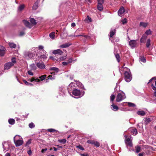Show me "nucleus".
<instances>
[{
    "instance_id": "f257e3e1",
    "label": "nucleus",
    "mask_w": 156,
    "mask_h": 156,
    "mask_svg": "<svg viewBox=\"0 0 156 156\" xmlns=\"http://www.w3.org/2000/svg\"><path fill=\"white\" fill-rule=\"evenodd\" d=\"M84 93V92L82 91L81 92L80 90L75 89L71 92L72 96L73 97L78 98L82 97Z\"/></svg>"
},
{
    "instance_id": "f03ea898",
    "label": "nucleus",
    "mask_w": 156,
    "mask_h": 156,
    "mask_svg": "<svg viewBox=\"0 0 156 156\" xmlns=\"http://www.w3.org/2000/svg\"><path fill=\"white\" fill-rule=\"evenodd\" d=\"M13 140L16 147L21 146L23 143L22 138L19 135H16L14 137Z\"/></svg>"
},
{
    "instance_id": "7ed1b4c3",
    "label": "nucleus",
    "mask_w": 156,
    "mask_h": 156,
    "mask_svg": "<svg viewBox=\"0 0 156 156\" xmlns=\"http://www.w3.org/2000/svg\"><path fill=\"white\" fill-rule=\"evenodd\" d=\"M126 70L124 73L125 80L126 82H129L131 80L132 76L130 69L127 68H126Z\"/></svg>"
},
{
    "instance_id": "20e7f679",
    "label": "nucleus",
    "mask_w": 156,
    "mask_h": 156,
    "mask_svg": "<svg viewBox=\"0 0 156 156\" xmlns=\"http://www.w3.org/2000/svg\"><path fill=\"white\" fill-rule=\"evenodd\" d=\"M126 98L125 94L123 92L121 93H119L117 96L116 101L117 102L121 101Z\"/></svg>"
},
{
    "instance_id": "39448f33",
    "label": "nucleus",
    "mask_w": 156,
    "mask_h": 156,
    "mask_svg": "<svg viewBox=\"0 0 156 156\" xmlns=\"http://www.w3.org/2000/svg\"><path fill=\"white\" fill-rule=\"evenodd\" d=\"M75 84V83L72 82L68 86V92L70 95H72L71 92L73 91V90L76 88Z\"/></svg>"
},
{
    "instance_id": "423d86ee",
    "label": "nucleus",
    "mask_w": 156,
    "mask_h": 156,
    "mask_svg": "<svg viewBox=\"0 0 156 156\" xmlns=\"http://www.w3.org/2000/svg\"><path fill=\"white\" fill-rule=\"evenodd\" d=\"M34 54L30 51H26L24 52V57L27 59H29L34 57Z\"/></svg>"
},
{
    "instance_id": "0eeeda50",
    "label": "nucleus",
    "mask_w": 156,
    "mask_h": 156,
    "mask_svg": "<svg viewBox=\"0 0 156 156\" xmlns=\"http://www.w3.org/2000/svg\"><path fill=\"white\" fill-rule=\"evenodd\" d=\"M2 144L3 151L5 152L8 150L10 147L11 144L10 142L5 141L3 142Z\"/></svg>"
},
{
    "instance_id": "6e6552de",
    "label": "nucleus",
    "mask_w": 156,
    "mask_h": 156,
    "mask_svg": "<svg viewBox=\"0 0 156 156\" xmlns=\"http://www.w3.org/2000/svg\"><path fill=\"white\" fill-rule=\"evenodd\" d=\"M37 67L40 69H44L45 68V65L43 62H35Z\"/></svg>"
},
{
    "instance_id": "1a4fd4ad",
    "label": "nucleus",
    "mask_w": 156,
    "mask_h": 156,
    "mask_svg": "<svg viewBox=\"0 0 156 156\" xmlns=\"http://www.w3.org/2000/svg\"><path fill=\"white\" fill-rule=\"evenodd\" d=\"M136 41L135 40H131L129 42V44L132 48H135L136 46Z\"/></svg>"
},
{
    "instance_id": "9d476101",
    "label": "nucleus",
    "mask_w": 156,
    "mask_h": 156,
    "mask_svg": "<svg viewBox=\"0 0 156 156\" xmlns=\"http://www.w3.org/2000/svg\"><path fill=\"white\" fill-rule=\"evenodd\" d=\"M13 66V64L11 63V62H7L4 65V69L5 70H8Z\"/></svg>"
},
{
    "instance_id": "9b49d317",
    "label": "nucleus",
    "mask_w": 156,
    "mask_h": 156,
    "mask_svg": "<svg viewBox=\"0 0 156 156\" xmlns=\"http://www.w3.org/2000/svg\"><path fill=\"white\" fill-rule=\"evenodd\" d=\"M6 49L4 47L0 45V56H3L5 54Z\"/></svg>"
},
{
    "instance_id": "f8f14e48",
    "label": "nucleus",
    "mask_w": 156,
    "mask_h": 156,
    "mask_svg": "<svg viewBox=\"0 0 156 156\" xmlns=\"http://www.w3.org/2000/svg\"><path fill=\"white\" fill-rule=\"evenodd\" d=\"M74 81L76 82L75 84L78 87L82 89L85 90L84 87L81 83L78 81H77L75 80H74Z\"/></svg>"
},
{
    "instance_id": "ddd939ff",
    "label": "nucleus",
    "mask_w": 156,
    "mask_h": 156,
    "mask_svg": "<svg viewBox=\"0 0 156 156\" xmlns=\"http://www.w3.org/2000/svg\"><path fill=\"white\" fill-rule=\"evenodd\" d=\"M53 53L55 55L58 54L61 55L62 54L63 52L60 49H58L54 50L53 51Z\"/></svg>"
},
{
    "instance_id": "4468645a",
    "label": "nucleus",
    "mask_w": 156,
    "mask_h": 156,
    "mask_svg": "<svg viewBox=\"0 0 156 156\" xmlns=\"http://www.w3.org/2000/svg\"><path fill=\"white\" fill-rule=\"evenodd\" d=\"M23 22L25 26L30 28H31L32 26V24H30L29 22L26 20H23Z\"/></svg>"
},
{
    "instance_id": "2eb2a0df",
    "label": "nucleus",
    "mask_w": 156,
    "mask_h": 156,
    "mask_svg": "<svg viewBox=\"0 0 156 156\" xmlns=\"http://www.w3.org/2000/svg\"><path fill=\"white\" fill-rule=\"evenodd\" d=\"M59 91L60 92V94L63 95H65L66 92V90L64 87H60L59 88Z\"/></svg>"
},
{
    "instance_id": "dca6fc26",
    "label": "nucleus",
    "mask_w": 156,
    "mask_h": 156,
    "mask_svg": "<svg viewBox=\"0 0 156 156\" xmlns=\"http://www.w3.org/2000/svg\"><path fill=\"white\" fill-rule=\"evenodd\" d=\"M71 44V43L68 42L61 45L59 47L61 48H66L69 47Z\"/></svg>"
},
{
    "instance_id": "f3484780",
    "label": "nucleus",
    "mask_w": 156,
    "mask_h": 156,
    "mask_svg": "<svg viewBox=\"0 0 156 156\" xmlns=\"http://www.w3.org/2000/svg\"><path fill=\"white\" fill-rule=\"evenodd\" d=\"M125 12V9L124 7H122L118 12V14L119 16L123 14Z\"/></svg>"
},
{
    "instance_id": "a211bd4d",
    "label": "nucleus",
    "mask_w": 156,
    "mask_h": 156,
    "mask_svg": "<svg viewBox=\"0 0 156 156\" xmlns=\"http://www.w3.org/2000/svg\"><path fill=\"white\" fill-rule=\"evenodd\" d=\"M28 81H30V82H40V80L37 78L36 77H32L31 79H29Z\"/></svg>"
},
{
    "instance_id": "6ab92c4d",
    "label": "nucleus",
    "mask_w": 156,
    "mask_h": 156,
    "mask_svg": "<svg viewBox=\"0 0 156 156\" xmlns=\"http://www.w3.org/2000/svg\"><path fill=\"white\" fill-rule=\"evenodd\" d=\"M69 37H71V36H74V37H79V36H82V37H84L85 38V39H89L90 38V37L89 36H87V35H84V34H82V35H76L75 36H73V35H69Z\"/></svg>"
},
{
    "instance_id": "aec40b11",
    "label": "nucleus",
    "mask_w": 156,
    "mask_h": 156,
    "mask_svg": "<svg viewBox=\"0 0 156 156\" xmlns=\"http://www.w3.org/2000/svg\"><path fill=\"white\" fill-rule=\"evenodd\" d=\"M112 105H111L112 108V109L114 111H117L119 109L118 107L115 105L113 102H112Z\"/></svg>"
},
{
    "instance_id": "412c9836",
    "label": "nucleus",
    "mask_w": 156,
    "mask_h": 156,
    "mask_svg": "<svg viewBox=\"0 0 156 156\" xmlns=\"http://www.w3.org/2000/svg\"><path fill=\"white\" fill-rule=\"evenodd\" d=\"M39 2L38 1H36L33 6V9L34 10H36L38 7Z\"/></svg>"
},
{
    "instance_id": "4be33fe9",
    "label": "nucleus",
    "mask_w": 156,
    "mask_h": 156,
    "mask_svg": "<svg viewBox=\"0 0 156 156\" xmlns=\"http://www.w3.org/2000/svg\"><path fill=\"white\" fill-rule=\"evenodd\" d=\"M49 70L50 71L53 70L56 73H58L59 71V69L58 68L55 67H50L49 69Z\"/></svg>"
},
{
    "instance_id": "5701e85b",
    "label": "nucleus",
    "mask_w": 156,
    "mask_h": 156,
    "mask_svg": "<svg viewBox=\"0 0 156 156\" xmlns=\"http://www.w3.org/2000/svg\"><path fill=\"white\" fill-rule=\"evenodd\" d=\"M147 24L148 23H147L141 22L140 23L139 26L145 28L147 27Z\"/></svg>"
},
{
    "instance_id": "b1692460",
    "label": "nucleus",
    "mask_w": 156,
    "mask_h": 156,
    "mask_svg": "<svg viewBox=\"0 0 156 156\" xmlns=\"http://www.w3.org/2000/svg\"><path fill=\"white\" fill-rule=\"evenodd\" d=\"M147 37V36H146L145 34H144L140 40V42L141 43H144V41L146 39Z\"/></svg>"
},
{
    "instance_id": "393cba45",
    "label": "nucleus",
    "mask_w": 156,
    "mask_h": 156,
    "mask_svg": "<svg viewBox=\"0 0 156 156\" xmlns=\"http://www.w3.org/2000/svg\"><path fill=\"white\" fill-rule=\"evenodd\" d=\"M48 79H46V82H48V80L51 79V80H53L55 79V76H52V75H49L48 77Z\"/></svg>"
},
{
    "instance_id": "a878e982",
    "label": "nucleus",
    "mask_w": 156,
    "mask_h": 156,
    "mask_svg": "<svg viewBox=\"0 0 156 156\" xmlns=\"http://www.w3.org/2000/svg\"><path fill=\"white\" fill-rule=\"evenodd\" d=\"M25 5L24 4H22L20 5L18 8V11H21L25 7Z\"/></svg>"
},
{
    "instance_id": "bb28decb",
    "label": "nucleus",
    "mask_w": 156,
    "mask_h": 156,
    "mask_svg": "<svg viewBox=\"0 0 156 156\" xmlns=\"http://www.w3.org/2000/svg\"><path fill=\"white\" fill-rule=\"evenodd\" d=\"M47 54L45 53L43 55H40L39 57L41 59H43L44 60L46 59L47 58Z\"/></svg>"
},
{
    "instance_id": "cd10ccee",
    "label": "nucleus",
    "mask_w": 156,
    "mask_h": 156,
    "mask_svg": "<svg viewBox=\"0 0 156 156\" xmlns=\"http://www.w3.org/2000/svg\"><path fill=\"white\" fill-rule=\"evenodd\" d=\"M97 8L99 11H102L103 9L102 4H98L97 5Z\"/></svg>"
},
{
    "instance_id": "c85d7f7f",
    "label": "nucleus",
    "mask_w": 156,
    "mask_h": 156,
    "mask_svg": "<svg viewBox=\"0 0 156 156\" xmlns=\"http://www.w3.org/2000/svg\"><path fill=\"white\" fill-rule=\"evenodd\" d=\"M9 44L11 48H15L16 47V45L13 43L9 42Z\"/></svg>"
},
{
    "instance_id": "c756f323",
    "label": "nucleus",
    "mask_w": 156,
    "mask_h": 156,
    "mask_svg": "<svg viewBox=\"0 0 156 156\" xmlns=\"http://www.w3.org/2000/svg\"><path fill=\"white\" fill-rule=\"evenodd\" d=\"M115 32V30L114 29L113 30H111L110 32V37H112L114 35Z\"/></svg>"
},
{
    "instance_id": "7c9ffc66",
    "label": "nucleus",
    "mask_w": 156,
    "mask_h": 156,
    "mask_svg": "<svg viewBox=\"0 0 156 156\" xmlns=\"http://www.w3.org/2000/svg\"><path fill=\"white\" fill-rule=\"evenodd\" d=\"M137 114L139 115L144 116L145 114V112L143 111H139L137 112Z\"/></svg>"
},
{
    "instance_id": "2f4dec72",
    "label": "nucleus",
    "mask_w": 156,
    "mask_h": 156,
    "mask_svg": "<svg viewBox=\"0 0 156 156\" xmlns=\"http://www.w3.org/2000/svg\"><path fill=\"white\" fill-rule=\"evenodd\" d=\"M30 67L31 68V69L32 70H34L36 69H37V67L35 65V64L34 63L30 65Z\"/></svg>"
},
{
    "instance_id": "473e14b6",
    "label": "nucleus",
    "mask_w": 156,
    "mask_h": 156,
    "mask_svg": "<svg viewBox=\"0 0 156 156\" xmlns=\"http://www.w3.org/2000/svg\"><path fill=\"white\" fill-rule=\"evenodd\" d=\"M9 123L11 125H13L15 122V120L14 119H10L8 120Z\"/></svg>"
},
{
    "instance_id": "72a5a7b5",
    "label": "nucleus",
    "mask_w": 156,
    "mask_h": 156,
    "mask_svg": "<svg viewBox=\"0 0 156 156\" xmlns=\"http://www.w3.org/2000/svg\"><path fill=\"white\" fill-rule=\"evenodd\" d=\"M49 37L52 39H54L55 38V33L52 32L49 34Z\"/></svg>"
},
{
    "instance_id": "f704fd0d",
    "label": "nucleus",
    "mask_w": 156,
    "mask_h": 156,
    "mask_svg": "<svg viewBox=\"0 0 156 156\" xmlns=\"http://www.w3.org/2000/svg\"><path fill=\"white\" fill-rule=\"evenodd\" d=\"M144 121L145 124L147 125L151 121V120L150 118H146L144 120Z\"/></svg>"
},
{
    "instance_id": "c9c22d12",
    "label": "nucleus",
    "mask_w": 156,
    "mask_h": 156,
    "mask_svg": "<svg viewBox=\"0 0 156 156\" xmlns=\"http://www.w3.org/2000/svg\"><path fill=\"white\" fill-rule=\"evenodd\" d=\"M30 22L31 23V24L33 25H35L36 24V23L35 20L33 18H31L30 19Z\"/></svg>"
},
{
    "instance_id": "e433bc0d",
    "label": "nucleus",
    "mask_w": 156,
    "mask_h": 156,
    "mask_svg": "<svg viewBox=\"0 0 156 156\" xmlns=\"http://www.w3.org/2000/svg\"><path fill=\"white\" fill-rule=\"evenodd\" d=\"M150 42H151L150 39H148L147 40V41L146 42V46L147 48H148L150 47V46L151 45Z\"/></svg>"
},
{
    "instance_id": "4c0bfd02",
    "label": "nucleus",
    "mask_w": 156,
    "mask_h": 156,
    "mask_svg": "<svg viewBox=\"0 0 156 156\" xmlns=\"http://www.w3.org/2000/svg\"><path fill=\"white\" fill-rule=\"evenodd\" d=\"M47 77L46 75H44L39 77L41 81H43Z\"/></svg>"
},
{
    "instance_id": "58836bf2",
    "label": "nucleus",
    "mask_w": 156,
    "mask_h": 156,
    "mask_svg": "<svg viewBox=\"0 0 156 156\" xmlns=\"http://www.w3.org/2000/svg\"><path fill=\"white\" fill-rule=\"evenodd\" d=\"M11 63H12L13 64V66L16 63V58L15 57H13L11 59Z\"/></svg>"
},
{
    "instance_id": "ea45409f",
    "label": "nucleus",
    "mask_w": 156,
    "mask_h": 156,
    "mask_svg": "<svg viewBox=\"0 0 156 156\" xmlns=\"http://www.w3.org/2000/svg\"><path fill=\"white\" fill-rule=\"evenodd\" d=\"M131 132L133 135H135L137 133L136 129L135 128L132 129L131 130Z\"/></svg>"
},
{
    "instance_id": "a19ab883",
    "label": "nucleus",
    "mask_w": 156,
    "mask_h": 156,
    "mask_svg": "<svg viewBox=\"0 0 156 156\" xmlns=\"http://www.w3.org/2000/svg\"><path fill=\"white\" fill-rule=\"evenodd\" d=\"M66 139H63L58 140V142L63 144H65L66 143Z\"/></svg>"
},
{
    "instance_id": "79ce46f5",
    "label": "nucleus",
    "mask_w": 156,
    "mask_h": 156,
    "mask_svg": "<svg viewBox=\"0 0 156 156\" xmlns=\"http://www.w3.org/2000/svg\"><path fill=\"white\" fill-rule=\"evenodd\" d=\"M47 131L48 132H58V131L57 130H55V129H47Z\"/></svg>"
},
{
    "instance_id": "37998d69",
    "label": "nucleus",
    "mask_w": 156,
    "mask_h": 156,
    "mask_svg": "<svg viewBox=\"0 0 156 156\" xmlns=\"http://www.w3.org/2000/svg\"><path fill=\"white\" fill-rule=\"evenodd\" d=\"M29 127L31 129L35 127V126L33 122H31L29 124Z\"/></svg>"
},
{
    "instance_id": "c03bdc74",
    "label": "nucleus",
    "mask_w": 156,
    "mask_h": 156,
    "mask_svg": "<svg viewBox=\"0 0 156 156\" xmlns=\"http://www.w3.org/2000/svg\"><path fill=\"white\" fill-rule=\"evenodd\" d=\"M139 61H140L145 63L146 62V60L144 57H141L139 58Z\"/></svg>"
},
{
    "instance_id": "a18cd8bd",
    "label": "nucleus",
    "mask_w": 156,
    "mask_h": 156,
    "mask_svg": "<svg viewBox=\"0 0 156 156\" xmlns=\"http://www.w3.org/2000/svg\"><path fill=\"white\" fill-rule=\"evenodd\" d=\"M145 34L147 35H150L151 34V31L150 29H149L146 31Z\"/></svg>"
},
{
    "instance_id": "49530a36",
    "label": "nucleus",
    "mask_w": 156,
    "mask_h": 156,
    "mask_svg": "<svg viewBox=\"0 0 156 156\" xmlns=\"http://www.w3.org/2000/svg\"><path fill=\"white\" fill-rule=\"evenodd\" d=\"M23 82L25 83V84H26L27 85L33 86V85L32 83L28 82L27 81H26L25 80H23Z\"/></svg>"
},
{
    "instance_id": "de8ad7c7",
    "label": "nucleus",
    "mask_w": 156,
    "mask_h": 156,
    "mask_svg": "<svg viewBox=\"0 0 156 156\" xmlns=\"http://www.w3.org/2000/svg\"><path fill=\"white\" fill-rule=\"evenodd\" d=\"M76 147L81 150L83 151L84 150V148L81 145L76 146Z\"/></svg>"
},
{
    "instance_id": "09e8293b",
    "label": "nucleus",
    "mask_w": 156,
    "mask_h": 156,
    "mask_svg": "<svg viewBox=\"0 0 156 156\" xmlns=\"http://www.w3.org/2000/svg\"><path fill=\"white\" fill-rule=\"evenodd\" d=\"M65 58L64 57L60 56V57L58 58H57V60L58 61H62L64 60Z\"/></svg>"
},
{
    "instance_id": "8fccbe9b",
    "label": "nucleus",
    "mask_w": 156,
    "mask_h": 156,
    "mask_svg": "<svg viewBox=\"0 0 156 156\" xmlns=\"http://www.w3.org/2000/svg\"><path fill=\"white\" fill-rule=\"evenodd\" d=\"M129 106L134 107L136 106V105L135 104L131 103V102H127Z\"/></svg>"
},
{
    "instance_id": "3c124183",
    "label": "nucleus",
    "mask_w": 156,
    "mask_h": 156,
    "mask_svg": "<svg viewBox=\"0 0 156 156\" xmlns=\"http://www.w3.org/2000/svg\"><path fill=\"white\" fill-rule=\"evenodd\" d=\"M135 148L136 149V153H138L140 151V147L139 146H137Z\"/></svg>"
},
{
    "instance_id": "603ef678",
    "label": "nucleus",
    "mask_w": 156,
    "mask_h": 156,
    "mask_svg": "<svg viewBox=\"0 0 156 156\" xmlns=\"http://www.w3.org/2000/svg\"><path fill=\"white\" fill-rule=\"evenodd\" d=\"M115 98V96L114 95L112 94L110 97V99L111 101L113 102V101L114 100Z\"/></svg>"
},
{
    "instance_id": "864d4df0",
    "label": "nucleus",
    "mask_w": 156,
    "mask_h": 156,
    "mask_svg": "<svg viewBox=\"0 0 156 156\" xmlns=\"http://www.w3.org/2000/svg\"><path fill=\"white\" fill-rule=\"evenodd\" d=\"M94 144L97 147H98L100 146L99 143L97 141H95Z\"/></svg>"
},
{
    "instance_id": "5fc2aeb1",
    "label": "nucleus",
    "mask_w": 156,
    "mask_h": 156,
    "mask_svg": "<svg viewBox=\"0 0 156 156\" xmlns=\"http://www.w3.org/2000/svg\"><path fill=\"white\" fill-rule=\"evenodd\" d=\"M122 24H126L127 22V19L126 18H125L123 19H122Z\"/></svg>"
},
{
    "instance_id": "6e6d98bb",
    "label": "nucleus",
    "mask_w": 156,
    "mask_h": 156,
    "mask_svg": "<svg viewBox=\"0 0 156 156\" xmlns=\"http://www.w3.org/2000/svg\"><path fill=\"white\" fill-rule=\"evenodd\" d=\"M94 141H95L94 140H88L87 141V142L89 144H94Z\"/></svg>"
},
{
    "instance_id": "4d7b16f0",
    "label": "nucleus",
    "mask_w": 156,
    "mask_h": 156,
    "mask_svg": "<svg viewBox=\"0 0 156 156\" xmlns=\"http://www.w3.org/2000/svg\"><path fill=\"white\" fill-rule=\"evenodd\" d=\"M115 57L117 60V61L119 62L120 61L119 60V56L118 54L115 55Z\"/></svg>"
},
{
    "instance_id": "13d9d810",
    "label": "nucleus",
    "mask_w": 156,
    "mask_h": 156,
    "mask_svg": "<svg viewBox=\"0 0 156 156\" xmlns=\"http://www.w3.org/2000/svg\"><path fill=\"white\" fill-rule=\"evenodd\" d=\"M155 85L156 87H155L153 84H152L151 87L154 90H156V81L155 82Z\"/></svg>"
},
{
    "instance_id": "bf43d9fd",
    "label": "nucleus",
    "mask_w": 156,
    "mask_h": 156,
    "mask_svg": "<svg viewBox=\"0 0 156 156\" xmlns=\"http://www.w3.org/2000/svg\"><path fill=\"white\" fill-rule=\"evenodd\" d=\"M25 33L24 31H22L20 32L19 36H22L24 35Z\"/></svg>"
},
{
    "instance_id": "052dcab7",
    "label": "nucleus",
    "mask_w": 156,
    "mask_h": 156,
    "mask_svg": "<svg viewBox=\"0 0 156 156\" xmlns=\"http://www.w3.org/2000/svg\"><path fill=\"white\" fill-rule=\"evenodd\" d=\"M126 144L128 145L130 147H132V144L131 141L128 142H127V143H126Z\"/></svg>"
},
{
    "instance_id": "680f3d73",
    "label": "nucleus",
    "mask_w": 156,
    "mask_h": 156,
    "mask_svg": "<svg viewBox=\"0 0 156 156\" xmlns=\"http://www.w3.org/2000/svg\"><path fill=\"white\" fill-rule=\"evenodd\" d=\"M98 4H103L104 2V0H98Z\"/></svg>"
},
{
    "instance_id": "e2e57ef3",
    "label": "nucleus",
    "mask_w": 156,
    "mask_h": 156,
    "mask_svg": "<svg viewBox=\"0 0 156 156\" xmlns=\"http://www.w3.org/2000/svg\"><path fill=\"white\" fill-rule=\"evenodd\" d=\"M27 73L28 74L31 76H33L34 74L31 70H29L28 71Z\"/></svg>"
},
{
    "instance_id": "0e129e2a",
    "label": "nucleus",
    "mask_w": 156,
    "mask_h": 156,
    "mask_svg": "<svg viewBox=\"0 0 156 156\" xmlns=\"http://www.w3.org/2000/svg\"><path fill=\"white\" fill-rule=\"evenodd\" d=\"M155 79V80H156V77H153V78H151L149 81V82H148L147 83V84H148L149 83H150L151 82L152 80L154 79Z\"/></svg>"
},
{
    "instance_id": "69168bd1",
    "label": "nucleus",
    "mask_w": 156,
    "mask_h": 156,
    "mask_svg": "<svg viewBox=\"0 0 156 156\" xmlns=\"http://www.w3.org/2000/svg\"><path fill=\"white\" fill-rule=\"evenodd\" d=\"M31 143V141L30 140H29L26 143V145L30 144Z\"/></svg>"
},
{
    "instance_id": "338daca9",
    "label": "nucleus",
    "mask_w": 156,
    "mask_h": 156,
    "mask_svg": "<svg viewBox=\"0 0 156 156\" xmlns=\"http://www.w3.org/2000/svg\"><path fill=\"white\" fill-rule=\"evenodd\" d=\"M130 141V139L128 137L126 139L125 143H127L128 142Z\"/></svg>"
},
{
    "instance_id": "774afa93",
    "label": "nucleus",
    "mask_w": 156,
    "mask_h": 156,
    "mask_svg": "<svg viewBox=\"0 0 156 156\" xmlns=\"http://www.w3.org/2000/svg\"><path fill=\"white\" fill-rule=\"evenodd\" d=\"M28 154L30 156L32 154V151L31 150H30L27 151Z\"/></svg>"
}]
</instances>
